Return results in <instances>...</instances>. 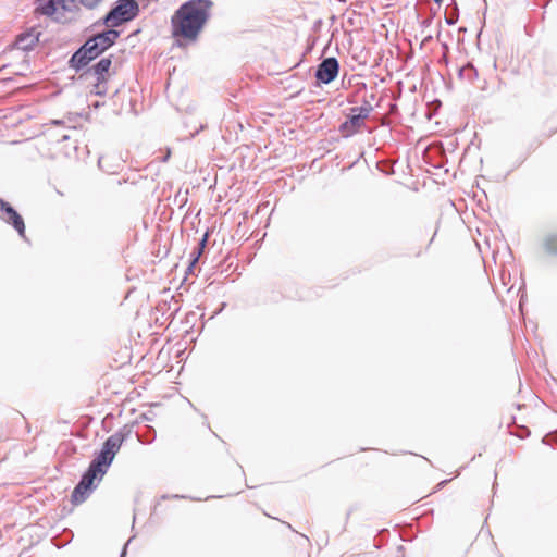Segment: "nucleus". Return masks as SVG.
Returning <instances> with one entry per match:
<instances>
[{
	"label": "nucleus",
	"mask_w": 557,
	"mask_h": 557,
	"mask_svg": "<svg viewBox=\"0 0 557 557\" xmlns=\"http://www.w3.org/2000/svg\"><path fill=\"white\" fill-rule=\"evenodd\" d=\"M459 76L469 82H473L475 78H478V71L471 63H468L460 69Z\"/></svg>",
	"instance_id": "15"
},
{
	"label": "nucleus",
	"mask_w": 557,
	"mask_h": 557,
	"mask_svg": "<svg viewBox=\"0 0 557 557\" xmlns=\"http://www.w3.org/2000/svg\"><path fill=\"white\" fill-rule=\"evenodd\" d=\"M132 434V426L124 425L119 431L110 435L102 445L100 453L94 458L96 461L109 468L120 450L123 442Z\"/></svg>",
	"instance_id": "2"
},
{
	"label": "nucleus",
	"mask_w": 557,
	"mask_h": 557,
	"mask_svg": "<svg viewBox=\"0 0 557 557\" xmlns=\"http://www.w3.org/2000/svg\"><path fill=\"white\" fill-rule=\"evenodd\" d=\"M127 544H128V543H126V544L124 545V548H123V550H122V553H121V556H120V557H125V555H126Z\"/></svg>",
	"instance_id": "22"
},
{
	"label": "nucleus",
	"mask_w": 557,
	"mask_h": 557,
	"mask_svg": "<svg viewBox=\"0 0 557 557\" xmlns=\"http://www.w3.org/2000/svg\"><path fill=\"white\" fill-rule=\"evenodd\" d=\"M120 33L115 29H107L100 34L92 36L91 38L97 41V44L102 48L103 51L109 49L114 45L116 39L119 38Z\"/></svg>",
	"instance_id": "9"
},
{
	"label": "nucleus",
	"mask_w": 557,
	"mask_h": 557,
	"mask_svg": "<svg viewBox=\"0 0 557 557\" xmlns=\"http://www.w3.org/2000/svg\"><path fill=\"white\" fill-rule=\"evenodd\" d=\"M544 247L548 253L557 255V234H548L544 239Z\"/></svg>",
	"instance_id": "17"
},
{
	"label": "nucleus",
	"mask_w": 557,
	"mask_h": 557,
	"mask_svg": "<svg viewBox=\"0 0 557 557\" xmlns=\"http://www.w3.org/2000/svg\"><path fill=\"white\" fill-rule=\"evenodd\" d=\"M211 0H190L182 4L172 16V35L177 40L195 42L210 16Z\"/></svg>",
	"instance_id": "1"
},
{
	"label": "nucleus",
	"mask_w": 557,
	"mask_h": 557,
	"mask_svg": "<svg viewBox=\"0 0 557 557\" xmlns=\"http://www.w3.org/2000/svg\"><path fill=\"white\" fill-rule=\"evenodd\" d=\"M94 107H95V108H99V107H100V103H99V102H95V103H94Z\"/></svg>",
	"instance_id": "24"
},
{
	"label": "nucleus",
	"mask_w": 557,
	"mask_h": 557,
	"mask_svg": "<svg viewBox=\"0 0 557 557\" xmlns=\"http://www.w3.org/2000/svg\"><path fill=\"white\" fill-rule=\"evenodd\" d=\"M91 490H88L87 487H82V484L78 482V484L75 486L74 491L71 495V502L75 505L82 504L85 502L89 494L91 493Z\"/></svg>",
	"instance_id": "12"
},
{
	"label": "nucleus",
	"mask_w": 557,
	"mask_h": 557,
	"mask_svg": "<svg viewBox=\"0 0 557 557\" xmlns=\"http://www.w3.org/2000/svg\"><path fill=\"white\" fill-rule=\"evenodd\" d=\"M38 40V34L33 32L22 33L15 40V47L23 51H29L37 45Z\"/></svg>",
	"instance_id": "10"
},
{
	"label": "nucleus",
	"mask_w": 557,
	"mask_h": 557,
	"mask_svg": "<svg viewBox=\"0 0 557 557\" xmlns=\"http://www.w3.org/2000/svg\"><path fill=\"white\" fill-rule=\"evenodd\" d=\"M339 71V64L336 58L330 57L322 60L315 71V78L322 84H330L333 82Z\"/></svg>",
	"instance_id": "6"
},
{
	"label": "nucleus",
	"mask_w": 557,
	"mask_h": 557,
	"mask_svg": "<svg viewBox=\"0 0 557 557\" xmlns=\"http://www.w3.org/2000/svg\"><path fill=\"white\" fill-rule=\"evenodd\" d=\"M433 1H434V2H436V3H440V2H442L443 0H433Z\"/></svg>",
	"instance_id": "25"
},
{
	"label": "nucleus",
	"mask_w": 557,
	"mask_h": 557,
	"mask_svg": "<svg viewBox=\"0 0 557 557\" xmlns=\"http://www.w3.org/2000/svg\"><path fill=\"white\" fill-rule=\"evenodd\" d=\"M208 237H209V233L206 232L205 235L202 236L201 240L198 243L197 248L191 253L193 259L190 261L188 270H191V268L198 262L200 256L202 255V252H203V250L206 248V245H207V242H208Z\"/></svg>",
	"instance_id": "13"
},
{
	"label": "nucleus",
	"mask_w": 557,
	"mask_h": 557,
	"mask_svg": "<svg viewBox=\"0 0 557 557\" xmlns=\"http://www.w3.org/2000/svg\"><path fill=\"white\" fill-rule=\"evenodd\" d=\"M364 120L360 119L358 115L349 112L348 120L342 125L343 128H349L351 132H356L362 125Z\"/></svg>",
	"instance_id": "14"
},
{
	"label": "nucleus",
	"mask_w": 557,
	"mask_h": 557,
	"mask_svg": "<svg viewBox=\"0 0 557 557\" xmlns=\"http://www.w3.org/2000/svg\"><path fill=\"white\" fill-rule=\"evenodd\" d=\"M73 3L74 0H38L36 11L42 15L51 16L59 9L70 11Z\"/></svg>",
	"instance_id": "8"
},
{
	"label": "nucleus",
	"mask_w": 557,
	"mask_h": 557,
	"mask_svg": "<svg viewBox=\"0 0 557 557\" xmlns=\"http://www.w3.org/2000/svg\"><path fill=\"white\" fill-rule=\"evenodd\" d=\"M70 136L67 134L62 135V140H67Z\"/></svg>",
	"instance_id": "23"
},
{
	"label": "nucleus",
	"mask_w": 557,
	"mask_h": 557,
	"mask_svg": "<svg viewBox=\"0 0 557 557\" xmlns=\"http://www.w3.org/2000/svg\"><path fill=\"white\" fill-rule=\"evenodd\" d=\"M372 111V107L368 101L360 107H354L350 109L352 114L358 115L360 119L366 120Z\"/></svg>",
	"instance_id": "16"
},
{
	"label": "nucleus",
	"mask_w": 557,
	"mask_h": 557,
	"mask_svg": "<svg viewBox=\"0 0 557 557\" xmlns=\"http://www.w3.org/2000/svg\"><path fill=\"white\" fill-rule=\"evenodd\" d=\"M138 14L139 5L136 0H117L104 16L103 22L107 26L117 27L134 20Z\"/></svg>",
	"instance_id": "3"
},
{
	"label": "nucleus",
	"mask_w": 557,
	"mask_h": 557,
	"mask_svg": "<svg viewBox=\"0 0 557 557\" xmlns=\"http://www.w3.org/2000/svg\"><path fill=\"white\" fill-rule=\"evenodd\" d=\"M107 471L108 468L92 459L87 471L82 475L79 480L82 487L84 486L94 491L97 487V483H95V481H101Z\"/></svg>",
	"instance_id": "7"
},
{
	"label": "nucleus",
	"mask_w": 557,
	"mask_h": 557,
	"mask_svg": "<svg viewBox=\"0 0 557 557\" xmlns=\"http://www.w3.org/2000/svg\"><path fill=\"white\" fill-rule=\"evenodd\" d=\"M103 52L104 51L102 48H100L97 41L90 37L78 50L73 53L69 61L70 67L74 69L76 72H79Z\"/></svg>",
	"instance_id": "4"
},
{
	"label": "nucleus",
	"mask_w": 557,
	"mask_h": 557,
	"mask_svg": "<svg viewBox=\"0 0 557 557\" xmlns=\"http://www.w3.org/2000/svg\"><path fill=\"white\" fill-rule=\"evenodd\" d=\"M102 0H79V2L87 9L96 8Z\"/></svg>",
	"instance_id": "21"
},
{
	"label": "nucleus",
	"mask_w": 557,
	"mask_h": 557,
	"mask_svg": "<svg viewBox=\"0 0 557 557\" xmlns=\"http://www.w3.org/2000/svg\"><path fill=\"white\" fill-rule=\"evenodd\" d=\"M111 64V58H102L94 66L88 69V73H91L96 79H107Z\"/></svg>",
	"instance_id": "11"
},
{
	"label": "nucleus",
	"mask_w": 557,
	"mask_h": 557,
	"mask_svg": "<svg viewBox=\"0 0 557 557\" xmlns=\"http://www.w3.org/2000/svg\"><path fill=\"white\" fill-rule=\"evenodd\" d=\"M458 9L457 7L455 5V8L453 9V12L449 14V15H446L445 16V22L448 24V25H454L457 23L458 21V13H457Z\"/></svg>",
	"instance_id": "20"
},
{
	"label": "nucleus",
	"mask_w": 557,
	"mask_h": 557,
	"mask_svg": "<svg viewBox=\"0 0 557 557\" xmlns=\"http://www.w3.org/2000/svg\"><path fill=\"white\" fill-rule=\"evenodd\" d=\"M0 220L11 225L17 234L26 239L25 223L22 215L7 201L0 198Z\"/></svg>",
	"instance_id": "5"
},
{
	"label": "nucleus",
	"mask_w": 557,
	"mask_h": 557,
	"mask_svg": "<svg viewBox=\"0 0 557 557\" xmlns=\"http://www.w3.org/2000/svg\"><path fill=\"white\" fill-rule=\"evenodd\" d=\"M96 84L94 85L92 92L97 96H103L107 94V79H96Z\"/></svg>",
	"instance_id": "18"
},
{
	"label": "nucleus",
	"mask_w": 557,
	"mask_h": 557,
	"mask_svg": "<svg viewBox=\"0 0 557 557\" xmlns=\"http://www.w3.org/2000/svg\"><path fill=\"white\" fill-rule=\"evenodd\" d=\"M148 435H137L138 441L144 444H150L154 441L156 434L153 430L148 431Z\"/></svg>",
	"instance_id": "19"
}]
</instances>
